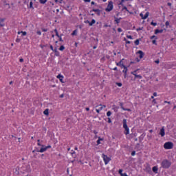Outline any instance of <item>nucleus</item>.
<instances>
[{
	"label": "nucleus",
	"instance_id": "obj_49",
	"mask_svg": "<svg viewBox=\"0 0 176 176\" xmlns=\"http://www.w3.org/2000/svg\"><path fill=\"white\" fill-rule=\"evenodd\" d=\"M37 34L38 35H42V32H41V31H37Z\"/></svg>",
	"mask_w": 176,
	"mask_h": 176
},
{
	"label": "nucleus",
	"instance_id": "obj_39",
	"mask_svg": "<svg viewBox=\"0 0 176 176\" xmlns=\"http://www.w3.org/2000/svg\"><path fill=\"white\" fill-rule=\"evenodd\" d=\"M76 32H78V31L74 30V31L72 32V35H76Z\"/></svg>",
	"mask_w": 176,
	"mask_h": 176
},
{
	"label": "nucleus",
	"instance_id": "obj_54",
	"mask_svg": "<svg viewBox=\"0 0 176 176\" xmlns=\"http://www.w3.org/2000/svg\"><path fill=\"white\" fill-rule=\"evenodd\" d=\"M140 16L142 17V19L144 16L143 13H140Z\"/></svg>",
	"mask_w": 176,
	"mask_h": 176
},
{
	"label": "nucleus",
	"instance_id": "obj_2",
	"mask_svg": "<svg viewBox=\"0 0 176 176\" xmlns=\"http://www.w3.org/2000/svg\"><path fill=\"white\" fill-rule=\"evenodd\" d=\"M123 127L125 130L124 133L126 135H127V134H129V133L130 131V129H129V126H127V120H126V119L123 120Z\"/></svg>",
	"mask_w": 176,
	"mask_h": 176
},
{
	"label": "nucleus",
	"instance_id": "obj_8",
	"mask_svg": "<svg viewBox=\"0 0 176 176\" xmlns=\"http://www.w3.org/2000/svg\"><path fill=\"white\" fill-rule=\"evenodd\" d=\"M160 134L161 135V137L165 135L166 133L164 132V126H162L160 129Z\"/></svg>",
	"mask_w": 176,
	"mask_h": 176
},
{
	"label": "nucleus",
	"instance_id": "obj_64",
	"mask_svg": "<svg viewBox=\"0 0 176 176\" xmlns=\"http://www.w3.org/2000/svg\"><path fill=\"white\" fill-rule=\"evenodd\" d=\"M85 2H90V0H84Z\"/></svg>",
	"mask_w": 176,
	"mask_h": 176
},
{
	"label": "nucleus",
	"instance_id": "obj_50",
	"mask_svg": "<svg viewBox=\"0 0 176 176\" xmlns=\"http://www.w3.org/2000/svg\"><path fill=\"white\" fill-rule=\"evenodd\" d=\"M16 42L17 43H20V38H16Z\"/></svg>",
	"mask_w": 176,
	"mask_h": 176
},
{
	"label": "nucleus",
	"instance_id": "obj_22",
	"mask_svg": "<svg viewBox=\"0 0 176 176\" xmlns=\"http://www.w3.org/2000/svg\"><path fill=\"white\" fill-rule=\"evenodd\" d=\"M37 142V145H38V146H42V148H43L44 146L41 144V140H38Z\"/></svg>",
	"mask_w": 176,
	"mask_h": 176
},
{
	"label": "nucleus",
	"instance_id": "obj_20",
	"mask_svg": "<svg viewBox=\"0 0 176 176\" xmlns=\"http://www.w3.org/2000/svg\"><path fill=\"white\" fill-rule=\"evenodd\" d=\"M93 24H96V20L92 19L91 22H89V26L91 27Z\"/></svg>",
	"mask_w": 176,
	"mask_h": 176
},
{
	"label": "nucleus",
	"instance_id": "obj_48",
	"mask_svg": "<svg viewBox=\"0 0 176 176\" xmlns=\"http://www.w3.org/2000/svg\"><path fill=\"white\" fill-rule=\"evenodd\" d=\"M120 107H121L122 109H123V110L124 109V108L123 107V103H120Z\"/></svg>",
	"mask_w": 176,
	"mask_h": 176
},
{
	"label": "nucleus",
	"instance_id": "obj_35",
	"mask_svg": "<svg viewBox=\"0 0 176 176\" xmlns=\"http://www.w3.org/2000/svg\"><path fill=\"white\" fill-rule=\"evenodd\" d=\"M121 68H124V69H126L127 68L123 63L120 65Z\"/></svg>",
	"mask_w": 176,
	"mask_h": 176
},
{
	"label": "nucleus",
	"instance_id": "obj_24",
	"mask_svg": "<svg viewBox=\"0 0 176 176\" xmlns=\"http://www.w3.org/2000/svg\"><path fill=\"white\" fill-rule=\"evenodd\" d=\"M153 173H157V168L156 166L153 167Z\"/></svg>",
	"mask_w": 176,
	"mask_h": 176
},
{
	"label": "nucleus",
	"instance_id": "obj_63",
	"mask_svg": "<svg viewBox=\"0 0 176 176\" xmlns=\"http://www.w3.org/2000/svg\"><path fill=\"white\" fill-rule=\"evenodd\" d=\"M168 6L171 7V3H168Z\"/></svg>",
	"mask_w": 176,
	"mask_h": 176
},
{
	"label": "nucleus",
	"instance_id": "obj_13",
	"mask_svg": "<svg viewBox=\"0 0 176 176\" xmlns=\"http://www.w3.org/2000/svg\"><path fill=\"white\" fill-rule=\"evenodd\" d=\"M92 12H96L97 13L98 16H100V14L101 13V12L98 9H93Z\"/></svg>",
	"mask_w": 176,
	"mask_h": 176
},
{
	"label": "nucleus",
	"instance_id": "obj_19",
	"mask_svg": "<svg viewBox=\"0 0 176 176\" xmlns=\"http://www.w3.org/2000/svg\"><path fill=\"white\" fill-rule=\"evenodd\" d=\"M20 170V168L19 167H17V168H16V169H15V174H16V175H19V170Z\"/></svg>",
	"mask_w": 176,
	"mask_h": 176
},
{
	"label": "nucleus",
	"instance_id": "obj_4",
	"mask_svg": "<svg viewBox=\"0 0 176 176\" xmlns=\"http://www.w3.org/2000/svg\"><path fill=\"white\" fill-rule=\"evenodd\" d=\"M102 157L104 162V164H108V163H109V162H111V158H109V157H108V155H105V154H102Z\"/></svg>",
	"mask_w": 176,
	"mask_h": 176
},
{
	"label": "nucleus",
	"instance_id": "obj_41",
	"mask_svg": "<svg viewBox=\"0 0 176 176\" xmlns=\"http://www.w3.org/2000/svg\"><path fill=\"white\" fill-rule=\"evenodd\" d=\"M124 111H128L129 112H131V109L124 108Z\"/></svg>",
	"mask_w": 176,
	"mask_h": 176
},
{
	"label": "nucleus",
	"instance_id": "obj_26",
	"mask_svg": "<svg viewBox=\"0 0 176 176\" xmlns=\"http://www.w3.org/2000/svg\"><path fill=\"white\" fill-rule=\"evenodd\" d=\"M113 109L114 111L118 112V109H119V107L113 106Z\"/></svg>",
	"mask_w": 176,
	"mask_h": 176
},
{
	"label": "nucleus",
	"instance_id": "obj_17",
	"mask_svg": "<svg viewBox=\"0 0 176 176\" xmlns=\"http://www.w3.org/2000/svg\"><path fill=\"white\" fill-rule=\"evenodd\" d=\"M3 21H5L4 19H0V25L1 27H3Z\"/></svg>",
	"mask_w": 176,
	"mask_h": 176
},
{
	"label": "nucleus",
	"instance_id": "obj_7",
	"mask_svg": "<svg viewBox=\"0 0 176 176\" xmlns=\"http://www.w3.org/2000/svg\"><path fill=\"white\" fill-rule=\"evenodd\" d=\"M136 54H140L139 55L140 58H144V56H145V54L142 51H141V50H139L136 53Z\"/></svg>",
	"mask_w": 176,
	"mask_h": 176
},
{
	"label": "nucleus",
	"instance_id": "obj_44",
	"mask_svg": "<svg viewBox=\"0 0 176 176\" xmlns=\"http://www.w3.org/2000/svg\"><path fill=\"white\" fill-rule=\"evenodd\" d=\"M85 23L86 24L88 23V24L90 25V21H89V20L85 21Z\"/></svg>",
	"mask_w": 176,
	"mask_h": 176
},
{
	"label": "nucleus",
	"instance_id": "obj_32",
	"mask_svg": "<svg viewBox=\"0 0 176 176\" xmlns=\"http://www.w3.org/2000/svg\"><path fill=\"white\" fill-rule=\"evenodd\" d=\"M111 115H112V112L108 111V112L107 113V116L108 117L111 116Z\"/></svg>",
	"mask_w": 176,
	"mask_h": 176
},
{
	"label": "nucleus",
	"instance_id": "obj_40",
	"mask_svg": "<svg viewBox=\"0 0 176 176\" xmlns=\"http://www.w3.org/2000/svg\"><path fill=\"white\" fill-rule=\"evenodd\" d=\"M165 25H166V27H168V25H170V22L166 21Z\"/></svg>",
	"mask_w": 176,
	"mask_h": 176
},
{
	"label": "nucleus",
	"instance_id": "obj_56",
	"mask_svg": "<svg viewBox=\"0 0 176 176\" xmlns=\"http://www.w3.org/2000/svg\"><path fill=\"white\" fill-rule=\"evenodd\" d=\"M100 111H101V110H100L99 109H96V112H97L98 113H100Z\"/></svg>",
	"mask_w": 176,
	"mask_h": 176
},
{
	"label": "nucleus",
	"instance_id": "obj_21",
	"mask_svg": "<svg viewBox=\"0 0 176 176\" xmlns=\"http://www.w3.org/2000/svg\"><path fill=\"white\" fill-rule=\"evenodd\" d=\"M96 108L99 109L100 111H102L103 109L102 104H99L98 106L96 107Z\"/></svg>",
	"mask_w": 176,
	"mask_h": 176
},
{
	"label": "nucleus",
	"instance_id": "obj_23",
	"mask_svg": "<svg viewBox=\"0 0 176 176\" xmlns=\"http://www.w3.org/2000/svg\"><path fill=\"white\" fill-rule=\"evenodd\" d=\"M40 3L45 5V2H47V0H39Z\"/></svg>",
	"mask_w": 176,
	"mask_h": 176
},
{
	"label": "nucleus",
	"instance_id": "obj_42",
	"mask_svg": "<svg viewBox=\"0 0 176 176\" xmlns=\"http://www.w3.org/2000/svg\"><path fill=\"white\" fill-rule=\"evenodd\" d=\"M142 30H144V28H139L137 29V31H142Z\"/></svg>",
	"mask_w": 176,
	"mask_h": 176
},
{
	"label": "nucleus",
	"instance_id": "obj_1",
	"mask_svg": "<svg viewBox=\"0 0 176 176\" xmlns=\"http://www.w3.org/2000/svg\"><path fill=\"white\" fill-rule=\"evenodd\" d=\"M161 166L163 168H169V167H171V162L167 160H164L161 163Z\"/></svg>",
	"mask_w": 176,
	"mask_h": 176
},
{
	"label": "nucleus",
	"instance_id": "obj_33",
	"mask_svg": "<svg viewBox=\"0 0 176 176\" xmlns=\"http://www.w3.org/2000/svg\"><path fill=\"white\" fill-rule=\"evenodd\" d=\"M21 32L23 36L27 35V32H26L21 31Z\"/></svg>",
	"mask_w": 176,
	"mask_h": 176
},
{
	"label": "nucleus",
	"instance_id": "obj_9",
	"mask_svg": "<svg viewBox=\"0 0 176 176\" xmlns=\"http://www.w3.org/2000/svg\"><path fill=\"white\" fill-rule=\"evenodd\" d=\"M57 78L59 79V80L62 82L64 83V81H63V79H64V76H63L61 74H59L57 76Z\"/></svg>",
	"mask_w": 176,
	"mask_h": 176
},
{
	"label": "nucleus",
	"instance_id": "obj_12",
	"mask_svg": "<svg viewBox=\"0 0 176 176\" xmlns=\"http://www.w3.org/2000/svg\"><path fill=\"white\" fill-rule=\"evenodd\" d=\"M114 19L116 24H119V23H120V20H122V18H116V16H114Z\"/></svg>",
	"mask_w": 176,
	"mask_h": 176
},
{
	"label": "nucleus",
	"instance_id": "obj_11",
	"mask_svg": "<svg viewBox=\"0 0 176 176\" xmlns=\"http://www.w3.org/2000/svg\"><path fill=\"white\" fill-rule=\"evenodd\" d=\"M118 173H119V174H120V175L121 176H129V175H127V174H126V173H123V170H122V169H120L119 170V171H118Z\"/></svg>",
	"mask_w": 176,
	"mask_h": 176
},
{
	"label": "nucleus",
	"instance_id": "obj_28",
	"mask_svg": "<svg viewBox=\"0 0 176 176\" xmlns=\"http://www.w3.org/2000/svg\"><path fill=\"white\" fill-rule=\"evenodd\" d=\"M116 85L117 86H118L119 87H122V82H116Z\"/></svg>",
	"mask_w": 176,
	"mask_h": 176
},
{
	"label": "nucleus",
	"instance_id": "obj_6",
	"mask_svg": "<svg viewBox=\"0 0 176 176\" xmlns=\"http://www.w3.org/2000/svg\"><path fill=\"white\" fill-rule=\"evenodd\" d=\"M49 148H52V146H43L41 148L40 150H37V152H41V153H43V152H46V151H47V149H49Z\"/></svg>",
	"mask_w": 176,
	"mask_h": 176
},
{
	"label": "nucleus",
	"instance_id": "obj_43",
	"mask_svg": "<svg viewBox=\"0 0 176 176\" xmlns=\"http://www.w3.org/2000/svg\"><path fill=\"white\" fill-rule=\"evenodd\" d=\"M108 123H112V120L110 118H108Z\"/></svg>",
	"mask_w": 176,
	"mask_h": 176
},
{
	"label": "nucleus",
	"instance_id": "obj_3",
	"mask_svg": "<svg viewBox=\"0 0 176 176\" xmlns=\"http://www.w3.org/2000/svg\"><path fill=\"white\" fill-rule=\"evenodd\" d=\"M174 144L171 142H167L164 144V148L165 149H173Z\"/></svg>",
	"mask_w": 176,
	"mask_h": 176
},
{
	"label": "nucleus",
	"instance_id": "obj_30",
	"mask_svg": "<svg viewBox=\"0 0 176 176\" xmlns=\"http://www.w3.org/2000/svg\"><path fill=\"white\" fill-rule=\"evenodd\" d=\"M32 5H33L32 1H30V9H34V6H32Z\"/></svg>",
	"mask_w": 176,
	"mask_h": 176
},
{
	"label": "nucleus",
	"instance_id": "obj_61",
	"mask_svg": "<svg viewBox=\"0 0 176 176\" xmlns=\"http://www.w3.org/2000/svg\"><path fill=\"white\" fill-rule=\"evenodd\" d=\"M123 10H127V7L124 6V7L123 8Z\"/></svg>",
	"mask_w": 176,
	"mask_h": 176
},
{
	"label": "nucleus",
	"instance_id": "obj_27",
	"mask_svg": "<svg viewBox=\"0 0 176 176\" xmlns=\"http://www.w3.org/2000/svg\"><path fill=\"white\" fill-rule=\"evenodd\" d=\"M54 32L56 33V36H58V38H60V35H58V32L57 31V29L54 30Z\"/></svg>",
	"mask_w": 176,
	"mask_h": 176
},
{
	"label": "nucleus",
	"instance_id": "obj_62",
	"mask_svg": "<svg viewBox=\"0 0 176 176\" xmlns=\"http://www.w3.org/2000/svg\"><path fill=\"white\" fill-rule=\"evenodd\" d=\"M91 5H96V3L94 1H91Z\"/></svg>",
	"mask_w": 176,
	"mask_h": 176
},
{
	"label": "nucleus",
	"instance_id": "obj_58",
	"mask_svg": "<svg viewBox=\"0 0 176 176\" xmlns=\"http://www.w3.org/2000/svg\"><path fill=\"white\" fill-rule=\"evenodd\" d=\"M153 96H154V97H156V96H157V93L154 92V93H153Z\"/></svg>",
	"mask_w": 176,
	"mask_h": 176
},
{
	"label": "nucleus",
	"instance_id": "obj_46",
	"mask_svg": "<svg viewBox=\"0 0 176 176\" xmlns=\"http://www.w3.org/2000/svg\"><path fill=\"white\" fill-rule=\"evenodd\" d=\"M126 38H128V39H133V37L131 36H126Z\"/></svg>",
	"mask_w": 176,
	"mask_h": 176
},
{
	"label": "nucleus",
	"instance_id": "obj_57",
	"mask_svg": "<svg viewBox=\"0 0 176 176\" xmlns=\"http://www.w3.org/2000/svg\"><path fill=\"white\" fill-rule=\"evenodd\" d=\"M60 98H64V94H61V95L60 96Z\"/></svg>",
	"mask_w": 176,
	"mask_h": 176
},
{
	"label": "nucleus",
	"instance_id": "obj_55",
	"mask_svg": "<svg viewBox=\"0 0 176 176\" xmlns=\"http://www.w3.org/2000/svg\"><path fill=\"white\" fill-rule=\"evenodd\" d=\"M155 63L156 64H159V63H160V61L159 60H157L155 61Z\"/></svg>",
	"mask_w": 176,
	"mask_h": 176
},
{
	"label": "nucleus",
	"instance_id": "obj_36",
	"mask_svg": "<svg viewBox=\"0 0 176 176\" xmlns=\"http://www.w3.org/2000/svg\"><path fill=\"white\" fill-rule=\"evenodd\" d=\"M151 39H157V37L156 36H152Z\"/></svg>",
	"mask_w": 176,
	"mask_h": 176
},
{
	"label": "nucleus",
	"instance_id": "obj_29",
	"mask_svg": "<svg viewBox=\"0 0 176 176\" xmlns=\"http://www.w3.org/2000/svg\"><path fill=\"white\" fill-rule=\"evenodd\" d=\"M64 49H65V47H64V45H61L59 48V50H60L61 52H63V50H64Z\"/></svg>",
	"mask_w": 176,
	"mask_h": 176
},
{
	"label": "nucleus",
	"instance_id": "obj_10",
	"mask_svg": "<svg viewBox=\"0 0 176 176\" xmlns=\"http://www.w3.org/2000/svg\"><path fill=\"white\" fill-rule=\"evenodd\" d=\"M163 32V29L162 30H159V29H156L155 30V34L157 35V34H162Z\"/></svg>",
	"mask_w": 176,
	"mask_h": 176
},
{
	"label": "nucleus",
	"instance_id": "obj_14",
	"mask_svg": "<svg viewBox=\"0 0 176 176\" xmlns=\"http://www.w3.org/2000/svg\"><path fill=\"white\" fill-rule=\"evenodd\" d=\"M26 171H27V173H31V166L30 165H28L26 166Z\"/></svg>",
	"mask_w": 176,
	"mask_h": 176
},
{
	"label": "nucleus",
	"instance_id": "obj_38",
	"mask_svg": "<svg viewBox=\"0 0 176 176\" xmlns=\"http://www.w3.org/2000/svg\"><path fill=\"white\" fill-rule=\"evenodd\" d=\"M122 72H124V74H127V67H126V69H124Z\"/></svg>",
	"mask_w": 176,
	"mask_h": 176
},
{
	"label": "nucleus",
	"instance_id": "obj_45",
	"mask_svg": "<svg viewBox=\"0 0 176 176\" xmlns=\"http://www.w3.org/2000/svg\"><path fill=\"white\" fill-rule=\"evenodd\" d=\"M122 28H118V32H122Z\"/></svg>",
	"mask_w": 176,
	"mask_h": 176
},
{
	"label": "nucleus",
	"instance_id": "obj_60",
	"mask_svg": "<svg viewBox=\"0 0 176 176\" xmlns=\"http://www.w3.org/2000/svg\"><path fill=\"white\" fill-rule=\"evenodd\" d=\"M50 49H51V50H54V49H53V45H50Z\"/></svg>",
	"mask_w": 176,
	"mask_h": 176
},
{
	"label": "nucleus",
	"instance_id": "obj_18",
	"mask_svg": "<svg viewBox=\"0 0 176 176\" xmlns=\"http://www.w3.org/2000/svg\"><path fill=\"white\" fill-rule=\"evenodd\" d=\"M134 76L135 79H137V78H138L139 79H142V76L141 75L134 74Z\"/></svg>",
	"mask_w": 176,
	"mask_h": 176
},
{
	"label": "nucleus",
	"instance_id": "obj_59",
	"mask_svg": "<svg viewBox=\"0 0 176 176\" xmlns=\"http://www.w3.org/2000/svg\"><path fill=\"white\" fill-rule=\"evenodd\" d=\"M19 61H20V63H23V61H24V59L20 58Z\"/></svg>",
	"mask_w": 176,
	"mask_h": 176
},
{
	"label": "nucleus",
	"instance_id": "obj_15",
	"mask_svg": "<svg viewBox=\"0 0 176 176\" xmlns=\"http://www.w3.org/2000/svg\"><path fill=\"white\" fill-rule=\"evenodd\" d=\"M44 115H45L46 116H47L49 115V109H46L44 111H43Z\"/></svg>",
	"mask_w": 176,
	"mask_h": 176
},
{
	"label": "nucleus",
	"instance_id": "obj_51",
	"mask_svg": "<svg viewBox=\"0 0 176 176\" xmlns=\"http://www.w3.org/2000/svg\"><path fill=\"white\" fill-rule=\"evenodd\" d=\"M59 41H60V42H63V38H61V36H59Z\"/></svg>",
	"mask_w": 176,
	"mask_h": 176
},
{
	"label": "nucleus",
	"instance_id": "obj_37",
	"mask_svg": "<svg viewBox=\"0 0 176 176\" xmlns=\"http://www.w3.org/2000/svg\"><path fill=\"white\" fill-rule=\"evenodd\" d=\"M100 141H102V139H101V138H99V140H97V144H98V145H99Z\"/></svg>",
	"mask_w": 176,
	"mask_h": 176
},
{
	"label": "nucleus",
	"instance_id": "obj_47",
	"mask_svg": "<svg viewBox=\"0 0 176 176\" xmlns=\"http://www.w3.org/2000/svg\"><path fill=\"white\" fill-rule=\"evenodd\" d=\"M135 155V151H132L131 156H134Z\"/></svg>",
	"mask_w": 176,
	"mask_h": 176
},
{
	"label": "nucleus",
	"instance_id": "obj_52",
	"mask_svg": "<svg viewBox=\"0 0 176 176\" xmlns=\"http://www.w3.org/2000/svg\"><path fill=\"white\" fill-rule=\"evenodd\" d=\"M152 42H153V45H156V40H153Z\"/></svg>",
	"mask_w": 176,
	"mask_h": 176
},
{
	"label": "nucleus",
	"instance_id": "obj_31",
	"mask_svg": "<svg viewBox=\"0 0 176 176\" xmlns=\"http://www.w3.org/2000/svg\"><path fill=\"white\" fill-rule=\"evenodd\" d=\"M151 25H153L154 27H156V25H157V23L153 22V21H152V22L151 23Z\"/></svg>",
	"mask_w": 176,
	"mask_h": 176
},
{
	"label": "nucleus",
	"instance_id": "obj_34",
	"mask_svg": "<svg viewBox=\"0 0 176 176\" xmlns=\"http://www.w3.org/2000/svg\"><path fill=\"white\" fill-rule=\"evenodd\" d=\"M122 64H123L122 60H120L118 63H117V65L120 67L122 65Z\"/></svg>",
	"mask_w": 176,
	"mask_h": 176
},
{
	"label": "nucleus",
	"instance_id": "obj_25",
	"mask_svg": "<svg viewBox=\"0 0 176 176\" xmlns=\"http://www.w3.org/2000/svg\"><path fill=\"white\" fill-rule=\"evenodd\" d=\"M135 45L136 46H138V45H140V40L139 39H137L136 41H135Z\"/></svg>",
	"mask_w": 176,
	"mask_h": 176
},
{
	"label": "nucleus",
	"instance_id": "obj_53",
	"mask_svg": "<svg viewBox=\"0 0 176 176\" xmlns=\"http://www.w3.org/2000/svg\"><path fill=\"white\" fill-rule=\"evenodd\" d=\"M42 31H43V32H47V29H43Z\"/></svg>",
	"mask_w": 176,
	"mask_h": 176
},
{
	"label": "nucleus",
	"instance_id": "obj_5",
	"mask_svg": "<svg viewBox=\"0 0 176 176\" xmlns=\"http://www.w3.org/2000/svg\"><path fill=\"white\" fill-rule=\"evenodd\" d=\"M113 9V2L109 1L107 8L105 9L106 12H111Z\"/></svg>",
	"mask_w": 176,
	"mask_h": 176
},
{
	"label": "nucleus",
	"instance_id": "obj_16",
	"mask_svg": "<svg viewBox=\"0 0 176 176\" xmlns=\"http://www.w3.org/2000/svg\"><path fill=\"white\" fill-rule=\"evenodd\" d=\"M149 16V12H146L145 14V15L144 16V17L142 18L143 20H145L146 19H148V16Z\"/></svg>",
	"mask_w": 176,
	"mask_h": 176
}]
</instances>
